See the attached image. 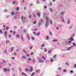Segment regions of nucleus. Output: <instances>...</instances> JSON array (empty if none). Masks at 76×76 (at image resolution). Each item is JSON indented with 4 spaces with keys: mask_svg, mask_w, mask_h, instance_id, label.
I'll use <instances>...</instances> for the list:
<instances>
[{
    "mask_svg": "<svg viewBox=\"0 0 76 76\" xmlns=\"http://www.w3.org/2000/svg\"><path fill=\"white\" fill-rule=\"evenodd\" d=\"M63 72H66V69H64Z\"/></svg>",
    "mask_w": 76,
    "mask_h": 76,
    "instance_id": "48",
    "label": "nucleus"
},
{
    "mask_svg": "<svg viewBox=\"0 0 76 76\" xmlns=\"http://www.w3.org/2000/svg\"><path fill=\"white\" fill-rule=\"evenodd\" d=\"M33 63H35V59H33Z\"/></svg>",
    "mask_w": 76,
    "mask_h": 76,
    "instance_id": "37",
    "label": "nucleus"
},
{
    "mask_svg": "<svg viewBox=\"0 0 76 76\" xmlns=\"http://www.w3.org/2000/svg\"><path fill=\"white\" fill-rule=\"evenodd\" d=\"M44 49V51H45V52L47 51V49H46V48H45Z\"/></svg>",
    "mask_w": 76,
    "mask_h": 76,
    "instance_id": "34",
    "label": "nucleus"
},
{
    "mask_svg": "<svg viewBox=\"0 0 76 76\" xmlns=\"http://www.w3.org/2000/svg\"><path fill=\"white\" fill-rule=\"evenodd\" d=\"M7 53V50H6V49H5L4 50V53H5L6 54V53Z\"/></svg>",
    "mask_w": 76,
    "mask_h": 76,
    "instance_id": "26",
    "label": "nucleus"
},
{
    "mask_svg": "<svg viewBox=\"0 0 76 76\" xmlns=\"http://www.w3.org/2000/svg\"><path fill=\"white\" fill-rule=\"evenodd\" d=\"M74 66L75 68H76V64H74Z\"/></svg>",
    "mask_w": 76,
    "mask_h": 76,
    "instance_id": "42",
    "label": "nucleus"
},
{
    "mask_svg": "<svg viewBox=\"0 0 76 76\" xmlns=\"http://www.w3.org/2000/svg\"><path fill=\"white\" fill-rule=\"evenodd\" d=\"M37 23V21L35 20L33 22V24H35V23Z\"/></svg>",
    "mask_w": 76,
    "mask_h": 76,
    "instance_id": "28",
    "label": "nucleus"
},
{
    "mask_svg": "<svg viewBox=\"0 0 76 76\" xmlns=\"http://www.w3.org/2000/svg\"><path fill=\"white\" fill-rule=\"evenodd\" d=\"M22 75H25V76H26V74L24 72H23L22 73Z\"/></svg>",
    "mask_w": 76,
    "mask_h": 76,
    "instance_id": "23",
    "label": "nucleus"
},
{
    "mask_svg": "<svg viewBox=\"0 0 76 76\" xmlns=\"http://www.w3.org/2000/svg\"><path fill=\"white\" fill-rule=\"evenodd\" d=\"M56 29L57 30H58V28L57 27H56Z\"/></svg>",
    "mask_w": 76,
    "mask_h": 76,
    "instance_id": "52",
    "label": "nucleus"
},
{
    "mask_svg": "<svg viewBox=\"0 0 76 76\" xmlns=\"http://www.w3.org/2000/svg\"><path fill=\"white\" fill-rule=\"evenodd\" d=\"M49 10H50V12H52V9L51 8H49Z\"/></svg>",
    "mask_w": 76,
    "mask_h": 76,
    "instance_id": "15",
    "label": "nucleus"
},
{
    "mask_svg": "<svg viewBox=\"0 0 76 76\" xmlns=\"http://www.w3.org/2000/svg\"><path fill=\"white\" fill-rule=\"evenodd\" d=\"M27 32V30L24 29L23 30V32Z\"/></svg>",
    "mask_w": 76,
    "mask_h": 76,
    "instance_id": "13",
    "label": "nucleus"
},
{
    "mask_svg": "<svg viewBox=\"0 0 76 76\" xmlns=\"http://www.w3.org/2000/svg\"><path fill=\"white\" fill-rule=\"evenodd\" d=\"M14 55H16V54H17V53L15 52L14 53Z\"/></svg>",
    "mask_w": 76,
    "mask_h": 76,
    "instance_id": "62",
    "label": "nucleus"
},
{
    "mask_svg": "<svg viewBox=\"0 0 76 76\" xmlns=\"http://www.w3.org/2000/svg\"><path fill=\"white\" fill-rule=\"evenodd\" d=\"M35 73L34 72L33 73L31 74V76H34V75H35Z\"/></svg>",
    "mask_w": 76,
    "mask_h": 76,
    "instance_id": "33",
    "label": "nucleus"
},
{
    "mask_svg": "<svg viewBox=\"0 0 76 76\" xmlns=\"http://www.w3.org/2000/svg\"><path fill=\"white\" fill-rule=\"evenodd\" d=\"M72 42V41H69L68 42V44H69V43H71V42Z\"/></svg>",
    "mask_w": 76,
    "mask_h": 76,
    "instance_id": "46",
    "label": "nucleus"
},
{
    "mask_svg": "<svg viewBox=\"0 0 76 76\" xmlns=\"http://www.w3.org/2000/svg\"><path fill=\"white\" fill-rule=\"evenodd\" d=\"M6 44L7 45V42H9L10 41H9V40H8V41H6Z\"/></svg>",
    "mask_w": 76,
    "mask_h": 76,
    "instance_id": "21",
    "label": "nucleus"
},
{
    "mask_svg": "<svg viewBox=\"0 0 76 76\" xmlns=\"http://www.w3.org/2000/svg\"><path fill=\"white\" fill-rule=\"evenodd\" d=\"M33 71L32 68L31 67H30V72H32Z\"/></svg>",
    "mask_w": 76,
    "mask_h": 76,
    "instance_id": "5",
    "label": "nucleus"
},
{
    "mask_svg": "<svg viewBox=\"0 0 76 76\" xmlns=\"http://www.w3.org/2000/svg\"><path fill=\"white\" fill-rule=\"evenodd\" d=\"M20 36L18 34V35H17V36H16L17 38H19V37Z\"/></svg>",
    "mask_w": 76,
    "mask_h": 76,
    "instance_id": "31",
    "label": "nucleus"
},
{
    "mask_svg": "<svg viewBox=\"0 0 76 76\" xmlns=\"http://www.w3.org/2000/svg\"><path fill=\"white\" fill-rule=\"evenodd\" d=\"M17 28V26H14V29H16Z\"/></svg>",
    "mask_w": 76,
    "mask_h": 76,
    "instance_id": "39",
    "label": "nucleus"
},
{
    "mask_svg": "<svg viewBox=\"0 0 76 76\" xmlns=\"http://www.w3.org/2000/svg\"><path fill=\"white\" fill-rule=\"evenodd\" d=\"M32 46H31L29 48L30 50H32Z\"/></svg>",
    "mask_w": 76,
    "mask_h": 76,
    "instance_id": "36",
    "label": "nucleus"
},
{
    "mask_svg": "<svg viewBox=\"0 0 76 76\" xmlns=\"http://www.w3.org/2000/svg\"><path fill=\"white\" fill-rule=\"evenodd\" d=\"M49 34L50 35H52L53 33L51 32V31L49 32Z\"/></svg>",
    "mask_w": 76,
    "mask_h": 76,
    "instance_id": "24",
    "label": "nucleus"
},
{
    "mask_svg": "<svg viewBox=\"0 0 76 76\" xmlns=\"http://www.w3.org/2000/svg\"><path fill=\"white\" fill-rule=\"evenodd\" d=\"M34 35H37V36H39V35H40V33L39 32H38L37 33H36L34 34Z\"/></svg>",
    "mask_w": 76,
    "mask_h": 76,
    "instance_id": "3",
    "label": "nucleus"
},
{
    "mask_svg": "<svg viewBox=\"0 0 76 76\" xmlns=\"http://www.w3.org/2000/svg\"><path fill=\"white\" fill-rule=\"evenodd\" d=\"M45 18L46 20V23L45 24V26L47 28V27L48 26V22H49V19H48V18H47V16H45Z\"/></svg>",
    "mask_w": 76,
    "mask_h": 76,
    "instance_id": "1",
    "label": "nucleus"
},
{
    "mask_svg": "<svg viewBox=\"0 0 76 76\" xmlns=\"http://www.w3.org/2000/svg\"><path fill=\"white\" fill-rule=\"evenodd\" d=\"M39 71H40V70L39 69H38L37 70H36V73H38V72H39Z\"/></svg>",
    "mask_w": 76,
    "mask_h": 76,
    "instance_id": "22",
    "label": "nucleus"
},
{
    "mask_svg": "<svg viewBox=\"0 0 76 76\" xmlns=\"http://www.w3.org/2000/svg\"><path fill=\"white\" fill-rule=\"evenodd\" d=\"M26 56H27V57H28L29 56V54H26Z\"/></svg>",
    "mask_w": 76,
    "mask_h": 76,
    "instance_id": "51",
    "label": "nucleus"
},
{
    "mask_svg": "<svg viewBox=\"0 0 76 76\" xmlns=\"http://www.w3.org/2000/svg\"><path fill=\"white\" fill-rule=\"evenodd\" d=\"M44 8H45V9H47V6H45L44 7Z\"/></svg>",
    "mask_w": 76,
    "mask_h": 76,
    "instance_id": "57",
    "label": "nucleus"
},
{
    "mask_svg": "<svg viewBox=\"0 0 76 76\" xmlns=\"http://www.w3.org/2000/svg\"><path fill=\"white\" fill-rule=\"evenodd\" d=\"M61 18L62 19V22H64H64H65V20H64V17H61Z\"/></svg>",
    "mask_w": 76,
    "mask_h": 76,
    "instance_id": "6",
    "label": "nucleus"
},
{
    "mask_svg": "<svg viewBox=\"0 0 76 76\" xmlns=\"http://www.w3.org/2000/svg\"><path fill=\"white\" fill-rule=\"evenodd\" d=\"M70 23V20H68V22H67V24H69V23Z\"/></svg>",
    "mask_w": 76,
    "mask_h": 76,
    "instance_id": "25",
    "label": "nucleus"
},
{
    "mask_svg": "<svg viewBox=\"0 0 76 76\" xmlns=\"http://www.w3.org/2000/svg\"><path fill=\"white\" fill-rule=\"evenodd\" d=\"M32 5H33V4H30V6H32Z\"/></svg>",
    "mask_w": 76,
    "mask_h": 76,
    "instance_id": "59",
    "label": "nucleus"
},
{
    "mask_svg": "<svg viewBox=\"0 0 76 76\" xmlns=\"http://www.w3.org/2000/svg\"><path fill=\"white\" fill-rule=\"evenodd\" d=\"M45 45V44L44 43H43L42 44V45H41L42 47H44Z\"/></svg>",
    "mask_w": 76,
    "mask_h": 76,
    "instance_id": "19",
    "label": "nucleus"
},
{
    "mask_svg": "<svg viewBox=\"0 0 76 76\" xmlns=\"http://www.w3.org/2000/svg\"><path fill=\"white\" fill-rule=\"evenodd\" d=\"M24 10H26V7H24Z\"/></svg>",
    "mask_w": 76,
    "mask_h": 76,
    "instance_id": "56",
    "label": "nucleus"
},
{
    "mask_svg": "<svg viewBox=\"0 0 76 76\" xmlns=\"http://www.w3.org/2000/svg\"><path fill=\"white\" fill-rule=\"evenodd\" d=\"M58 69L59 70H61V68L60 67H59L58 68Z\"/></svg>",
    "mask_w": 76,
    "mask_h": 76,
    "instance_id": "50",
    "label": "nucleus"
},
{
    "mask_svg": "<svg viewBox=\"0 0 76 76\" xmlns=\"http://www.w3.org/2000/svg\"><path fill=\"white\" fill-rule=\"evenodd\" d=\"M42 58L43 59V60H45V57H44V56H42Z\"/></svg>",
    "mask_w": 76,
    "mask_h": 76,
    "instance_id": "16",
    "label": "nucleus"
},
{
    "mask_svg": "<svg viewBox=\"0 0 76 76\" xmlns=\"http://www.w3.org/2000/svg\"><path fill=\"white\" fill-rule=\"evenodd\" d=\"M25 71H27V72H29V69H28V68H27L25 69Z\"/></svg>",
    "mask_w": 76,
    "mask_h": 76,
    "instance_id": "11",
    "label": "nucleus"
},
{
    "mask_svg": "<svg viewBox=\"0 0 76 76\" xmlns=\"http://www.w3.org/2000/svg\"><path fill=\"white\" fill-rule=\"evenodd\" d=\"M31 38H32V39H33V40H34V39H35V38H34V37H32Z\"/></svg>",
    "mask_w": 76,
    "mask_h": 76,
    "instance_id": "41",
    "label": "nucleus"
},
{
    "mask_svg": "<svg viewBox=\"0 0 76 76\" xmlns=\"http://www.w3.org/2000/svg\"><path fill=\"white\" fill-rule=\"evenodd\" d=\"M75 36V33H74V35H72V37H74Z\"/></svg>",
    "mask_w": 76,
    "mask_h": 76,
    "instance_id": "53",
    "label": "nucleus"
},
{
    "mask_svg": "<svg viewBox=\"0 0 76 76\" xmlns=\"http://www.w3.org/2000/svg\"><path fill=\"white\" fill-rule=\"evenodd\" d=\"M46 39L47 40H48L49 39V37L48 36H46Z\"/></svg>",
    "mask_w": 76,
    "mask_h": 76,
    "instance_id": "29",
    "label": "nucleus"
},
{
    "mask_svg": "<svg viewBox=\"0 0 76 76\" xmlns=\"http://www.w3.org/2000/svg\"><path fill=\"white\" fill-rule=\"evenodd\" d=\"M19 10V7H17L16 10V11H18Z\"/></svg>",
    "mask_w": 76,
    "mask_h": 76,
    "instance_id": "14",
    "label": "nucleus"
},
{
    "mask_svg": "<svg viewBox=\"0 0 76 76\" xmlns=\"http://www.w3.org/2000/svg\"><path fill=\"white\" fill-rule=\"evenodd\" d=\"M0 33H1V34H2V31H1V30H0Z\"/></svg>",
    "mask_w": 76,
    "mask_h": 76,
    "instance_id": "60",
    "label": "nucleus"
},
{
    "mask_svg": "<svg viewBox=\"0 0 76 76\" xmlns=\"http://www.w3.org/2000/svg\"><path fill=\"white\" fill-rule=\"evenodd\" d=\"M34 31H37V29L36 28L34 29Z\"/></svg>",
    "mask_w": 76,
    "mask_h": 76,
    "instance_id": "58",
    "label": "nucleus"
},
{
    "mask_svg": "<svg viewBox=\"0 0 76 76\" xmlns=\"http://www.w3.org/2000/svg\"><path fill=\"white\" fill-rule=\"evenodd\" d=\"M71 39L72 40V41H74V39H73V37H72V36H71Z\"/></svg>",
    "mask_w": 76,
    "mask_h": 76,
    "instance_id": "30",
    "label": "nucleus"
},
{
    "mask_svg": "<svg viewBox=\"0 0 76 76\" xmlns=\"http://www.w3.org/2000/svg\"><path fill=\"white\" fill-rule=\"evenodd\" d=\"M11 50H12L13 49V47H12L11 48Z\"/></svg>",
    "mask_w": 76,
    "mask_h": 76,
    "instance_id": "55",
    "label": "nucleus"
},
{
    "mask_svg": "<svg viewBox=\"0 0 76 76\" xmlns=\"http://www.w3.org/2000/svg\"><path fill=\"white\" fill-rule=\"evenodd\" d=\"M37 16H38L39 18H40V16H41V15L39 12L37 13Z\"/></svg>",
    "mask_w": 76,
    "mask_h": 76,
    "instance_id": "9",
    "label": "nucleus"
},
{
    "mask_svg": "<svg viewBox=\"0 0 76 76\" xmlns=\"http://www.w3.org/2000/svg\"><path fill=\"white\" fill-rule=\"evenodd\" d=\"M54 61V60L52 58L50 59V62H53Z\"/></svg>",
    "mask_w": 76,
    "mask_h": 76,
    "instance_id": "17",
    "label": "nucleus"
},
{
    "mask_svg": "<svg viewBox=\"0 0 76 76\" xmlns=\"http://www.w3.org/2000/svg\"><path fill=\"white\" fill-rule=\"evenodd\" d=\"M73 45H74V46H75H75H76V44H75V43H73Z\"/></svg>",
    "mask_w": 76,
    "mask_h": 76,
    "instance_id": "32",
    "label": "nucleus"
},
{
    "mask_svg": "<svg viewBox=\"0 0 76 76\" xmlns=\"http://www.w3.org/2000/svg\"><path fill=\"white\" fill-rule=\"evenodd\" d=\"M27 37L29 39V40H30L31 39H30V37H29V35H28L27 36Z\"/></svg>",
    "mask_w": 76,
    "mask_h": 76,
    "instance_id": "12",
    "label": "nucleus"
},
{
    "mask_svg": "<svg viewBox=\"0 0 76 76\" xmlns=\"http://www.w3.org/2000/svg\"><path fill=\"white\" fill-rule=\"evenodd\" d=\"M51 50H50L48 51V53H49V54H51Z\"/></svg>",
    "mask_w": 76,
    "mask_h": 76,
    "instance_id": "20",
    "label": "nucleus"
},
{
    "mask_svg": "<svg viewBox=\"0 0 76 76\" xmlns=\"http://www.w3.org/2000/svg\"><path fill=\"white\" fill-rule=\"evenodd\" d=\"M13 34H16V31H13Z\"/></svg>",
    "mask_w": 76,
    "mask_h": 76,
    "instance_id": "44",
    "label": "nucleus"
},
{
    "mask_svg": "<svg viewBox=\"0 0 76 76\" xmlns=\"http://www.w3.org/2000/svg\"><path fill=\"white\" fill-rule=\"evenodd\" d=\"M22 2L23 3H25V0H23Z\"/></svg>",
    "mask_w": 76,
    "mask_h": 76,
    "instance_id": "64",
    "label": "nucleus"
},
{
    "mask_svg": "<svg viewBox=\"0 0 76 76\" xmlns=\"http://www.w3.org/2000/svg\"><path fill=\"white\" fill-rule=\"evenodd\" d=\"M64 42L65 43H66V44L67 43V40H65Z\"/></svg>",
    "mask_w": 76,
    "mask_h": 76,
    "instance_id": "47",
    "label": "nucleus"
},
{
    "mask_svg": "<svg viewBox=\"0 0 76 76\" xmlns=\"http://www.w3.org/2000/svg\"><path fill=\"white\" fill-rule=\"evenodd\" d=\"M7 31H5L4 32V34H5V35L6 36H5V37H7Z\"/></svg>",
    "mask_w": 76,
    "mask_h": 76,
    "instance_id": "7",
    "label": "nucleus"
},
{
    "mask_svg": "<svg viewBox=\"0 0 76 76\" xmlns=\"http://www.w3.org/2000/svg\"><path fill=\"white\" fill-rule=\"evenodd\" d=\"M70 72H71V73H73V70H71L70 71Z\"/></svg>",
    "mask_w": 76,
    "mask_h": 76,
    "instance_id": "61",
    "label": "nucleus"
},
{
    "mask_svg": "<svg viewBox=\"0 0 76 76\" xmlns=\"http://www.w3.org/2000/svg\"><path fill=\"white\" fill-rule=\"evenodd\" d=\"M50 24H51V25H52V24H53V21H52V20H50Z\"/></svg>",
    "mask_w": 76,
    "mask_h": 76,
    "instance_id": "27",
    "label": "nucleus"
},
{
    "mask_svg": "<svg viewBox=\"0 0 76 76\" xmlns=\"http://www.w3.org/2000/svg\"><path fill=\"white\" fill-rule=\"evenodd\" d=\"M63 13H64V12H62L61 13V15H63Z\"/></svg>",
    "mask_w": 76,
    "mask_h": 76,
    "instance_id": "38",
    "label": "nucleus"
},
{
    "mask_svg": "<svg viewBox=\"0 0 76 76\" xmlns=\"http://www.w3.org/2000/svg\"><path fill=\"white\" fill-rule=\"evenodd\" d=\"M70 48H71V47H69L67 49V51L69 50V49H70Z\"/></svg>",
    "mask_w": 76,
    "mask_h": 76,
    "instance_id": "35",
    "label": "nucleus"
},
{
    "mask_svg": "<svg viewBox=\"0 0 76 76\" xmlns=\"http://www.w3.org/2000/svg\"><path fill=\"white\" fill-rule=\"evenodd\" d=\"M41 25V22H40L39 23V26Z\"/></svg>",
    "mask_w": 76,
    "mask_h": 76,
    "instance_id": "63",
    "label": "nucleus"
},
{
    "mask_svg": "<svg viewBox=\"0 0 76 76\" xmlns=\"http://www.w3.org/2000/svg\"><path fill=\"white\" fill-rule=\"evenodd\" d=\"M28 61H30V60H31V58H28Z\"/></svg>",
    "mask_w": 76,
    "mask_h": 76,
    "instance_id": "43",
    "label": "nucleus"
},
{
    "mask_svg": "<svg viewBox=\"0 0 76 76\" xmlns=\"http://www.w3.org/2000/svg\"><path fill=\"white\" fill-rule=\"evenodd\" d=\"M13 11H12V12H11V14L12 15H14V14H13Z\"/></svg>",
    "mask_w": 76,
    "mask_h": 76,
    "instance_id": "49",
    "label": "nucleus"
},
{
    "mask_svg": "<svg viewBox=\"0 0 76 76\" xmlns=\"http://www.w3.org/2000/svg\"><path fill=\"white\" fill-rule=\"evenodd\" d=\"M7 10L6 9L4 10V12H7Z\"/></svg>",
    "mask_w": 76,
    "mask_h": 76,
    "instance_id": "40",
    "label": "nucleus"
},
{
    "mask_svg": "<svg viewBox=\"0 0 76 76\" xmlns=\"http://www.w3.org/2000/svg\"><path fill=\"white\" fill-rule=\"evenodd\" d=\"M32 18V16H31V15H29V18Z\"/></svg>",
    "mask_w": 76,
    "mask_h": 76,
    "instance_id": "54",
    "label": "nucleus"
},
{
    "mask_svg": "<svg viewBox=\"0 0 76 76\" xmlns=\"http://www.w3.org/2000/svg\"><path fill=\"white\" fill-rule=\"evenodd\" d=\"M4 72H7V70L6 68H5L4 69Z\"/></svg>",
    "mask_w": 76,
    "mask_h": 76,
    "instance_id": "8",
    "label": "nucleus"
},
{
    "mask_svg": "<svg viewBox=\"0 0 76 76\" xmlns=\"http://www.w3.org/2000/svg\"><path fill=\"white\" fill-rule=\"evenodd\" d=\"M22 58L23 59H26V57L25 56H22Z\"/></svg>",
    "mask_w": 76,
    "mask_h": 76,
    "instance_id": "4",
    "label": "nucleus"
},
{
    "mask_svg": "<svg viewBox=\"0 0 76 76\" xmlns=\"http://www.w3.org/2000/svg\"><path fill=\"white\" fill-rule=\"evenodd\" d=\"M44 60H39V63H43L44 62Z\"/></svg>",
    "mask_w": 76,
    "mask_h": 76,
    "instance_id": "10",
    "label": "nucleus"
},
{
    "mask_svg": "<svg viewBox=\"0 0 76 76\" xmlns=\"http://www.w3.org/2000/svg\"><path fill=\"white\" fill-rule=\"evenodd\" d=\"M53 42H57V40L56 39H53Z\"/></svg>",
    "mask_w": 76,
    "mask_h": 76,
    "instance_id": "18",
    "label": "nucleus"
},
{
    "mask_svg": "<svg viewBox=\"0 0 76 76\" xmlns=\"http://www.w3.org/2000/svg\"><path fill=\"white\" fill-rule=\"evenodd\" d=\"M21 19L22 20L23 22H25V19H26V17L22 16L21 17Z\"/></svg>",
    "mask_w": 76,
    "mask_h": 76,
    "instance_id": "2",
    "label": "nucleus"
},
{
    "mask_svg": "<svg viewBox=\"0 0 76 76\" xmlns=\"http://www.w3.org/2000/svg\"><path fill=\"white\" fill-rule=\"evenodd\" d=\"M12 59H13V60H15V58L14 57H12Z\"/></svg>",
    "mask_w": 76,
    "mask_h": 76,
    "instance_id": "45",
    "label": "nucleus"
}]
</instances>
